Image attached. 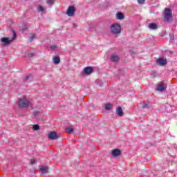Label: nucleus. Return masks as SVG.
Wrapping results in <instances>:
<instances>
[{"mask_svg":"<svg viewBox=\"0 0 177 177\" xmlns=\"http://www.w3.org/2000/svg\"><path fill=\"white\" fill-rule=\"evenodd\" d=\"M122 28H121V25L118 23H113L110 26V31L111 34L114 35H118V34H121V31Z\"/></svg>","mask_w":177,"mask_h":177,"instance_id":"obj_1","label":"nucleus"},{"mask_svg":"<svg viewBox=\"0 0 177 177\" xmlns=\"http://www.w3.org/2000/svg\"><path fill=\"white\" fill-rule=\"evenodd\" d=\"M13 37L10 38V37H2L1 39V44L2 45L6 46V45H9V44H12V42H13V41H15V38H16V33H13Z\"/></svg>","mask_w":177,"mask_h":177,"instance_id":"obj_2","label":"nucleus"},{"mask_svg":"<svg viewBox=\"0 0 177 177\" xmlns=\"http://www.w3.org/2000/svg\"><path fill=\"white\" fill-rule=\"evenodd\" d=\"M30 104V99L27 96H24L19 100L20 107H28Z\"/></svg>","mask_w":177,"mask_h":177,"instance_id":"obj_3","label":"nucleus"},{"mask_svg":"<svg viewBox=\"0 0 177 177\" xmlns=\"http://www.w3.org/2000/svg\"><path fill=\"white\" fill-rule=\"evenodd\" d=\"M164 17L167 21H172V12H171V10L169 8H167L165 9Z\"/></svg>","mask_w":177,"mask_h":177,"instance_id":"obj_4","label":"nucleus"},{"mask_svg":"<svg viewBox=\"0 0 177 177\" xmlns=\"http://www.w3.org/2000/svg\"><path fill=\"white\" fill-rule=\"evenodd\" d=\"M74 13H75V8H74V6H70L66 10V15L69 16V17H73Z\"/></svg>","mask_w":177,"mask_h":177,"instance_id":"obj_5","label":"nucleus"},{"mask_svg":"<svg viewBox=\"0 0 177 177\" xmlns=\"http://www.w3.org/2000/svg\"><path fill=\"white\" fill-rule=\"evenodd\" d=\"M165 89H167V84L164 83H159L157 85L156 91H158V92H164Z\"/></svg>","mask_w":177,"mask_h":177,"instance_id":"obj_6","label":"nucleus"},{"mask_svg":"<svg viewBox=\"0 0 177 177\" xmlns=\"http://www.w3.org/2000/svg\"><path fill=\"white\" fill-rule=\"evenodd\" d=\"M83 73L86 75H91V74H92V73H93V68L91 67V66H87L85 67L83 69Z\"/></svg>","mask_w":177,"mask_h":177,"instance_id":"obj_7","label":"nucleus"},{"mask_svg":"<svg viewBox=\"0 0 177 177\" xmlns=\"http://www.w3.org/2000/svg\"><path fill=\"white\" fill-rule=\"evenodd\" d=\"M161 110L162 113H171V106L169 104H167L161 107Z\"/></svg>","mask_w":177,"mask_h":177,"instance_id":"obj_8","label":"nucleus"},{"mask_svg":"<svg viewBox=\"0 0 177 177\" xmlns=\"http://www.w3.org/2000/svg\"><path fill=\"white\" fill-rule=\"evenodd\" d=\"M48 138L51 139V140H55L57 139V134L55 131H51L48 133Z\"/></svg>","mask_w":177,"mask_h":177,"instance_id":"obj_9","label":"nucleus"},{"mask_svg":"<svg viewBox=\"0 0 177 177\" xmlns=\"http://www.w3.org/2000/svg\"><path fill=\"white\" fill-rule=\"evenodd\" d=\"M157 63L159 66H165L167 64V59L159 58L157 60Z\"/></svg>","mask_w":177,"mask_h":177,"instance_id":"obj_10","label":"nucleus"},{"mask_svg":"<svg viewBox=\"0 0 177 177\" xmlns=\"http://www.w3.org/2000/svg\"><path fill=\"white\" fill-rule=\"evenodd\" d=\"M112 156H113V157H118V156H120L121 154V151L118 149H115L112 150Z\"/></svg>","mask_w":177,"mask_h":177,"instance_id":"obj_11","label":"nucleus"},{"mask_svg":"<svg viewBox=\"0 0 177 177\" xmlns=\"http://www.w3.org/2000/svg\"><path fill=\"white\" fill-rule=\"evenodd\" d=\"M111 62H118L120 60V57H118V55L115 53L112 54V55L111 56Z\"/></svg>","mask_w":177,"mask_h":177,"instance_id":"obj_12","label":"nucleus"},{"mask_svg":"<svg viewBox=\"0 0 177 177\" xmlns=\"http://www.w3.org/2000/svg\"><path fill=\"white\" fill-rule=\"evenodd\" d=\"M116 114L119 117H122V115H124V111H122V108H121L120 106L118 107L116 109Z\"/></svg>","mask_w":177,"mask_h":177,"instance_id":"obj_13","label":"nucleus"},{"mask_svg":"<svg viewBox=\"0 0 177 177\" xmlns=\"http://www.w3.org/2000/svg\"><path fill=\"white\" fill-rule=\"evenodd\" d=\"M39 172H40V174H48V169L47 167L41 166V167L39 168Z\"/></svg>","mask_w":177,"mask_h":177,"instance_id":"obj_14","label":"nucleus"},{"mask_svg":"<svg viewBox=\"0 0 177 177\" xmlns=\"http://www.w3.org/2000/svg\"><path fill=\"white\" fill-rule=\"evenodd\" d=\"M116 20H124V14L122 12H117L115 14Z\"/></svg>","mask_w":177,"mask_h":177,"instance_id":"obj_15","label":"nucleus"},{"mask_svg":"<svg viewBox=\"0 0 177 177\" xmlns=\"http://www.w3.org/2000/svg\"><path fill=\"white\" fill-rule=\"evenodd\" d=\"M149 30H157V28H158V26H157V24H153V23H150L148 26Z\"/></svg>","mask_w":177,"mask_h":177,"instance_id":"obj_16","label":"nucleus"},{"mask_svg":"<svg viewBox=\"0 0 177 177\" xmlns=\"http://www.w3.org/2000/svg\"><path fill=\"white\" fill-rule=\"evenodd\" d=\"M37 10L40 13H45V8L41 5L37 6Z\"/></svg>","mask_w":177,"mask_h":177,"instance_id":"obj_17","label":"nucleus"},{"mask_svg":"<svg viewBox=\"0 0 177 177\" xmlns=\"http://www.w3.org/2000/svg\"><path fill=\"white\" fill-rule=\"evenodd\" d=\"M53 62L54 64H59V63H60V58L59 57H54Z\"/></svg>","mask_w":177,"mask_h":177,"instance_id":"obj_18","label":"nucleus"},{"mask_svg":"<svg viewBox=\"0 0 177 177\" xmlns=\"http://www.w3.org/2000/svg\"><path fill=\"white\" fill-rule=\"evenodd\" d=\"M105 110L110 111L111 109H113V104H106L104 106Z\"/></svg>","mask_w":177,"mask_h":177,"instance_id":"obj_19","label":"nucleus"},{"mask_svg":"<svg viewBox=\"0 0 177 177\" xmlns=\"http://www.w3.org/2000/svg\"><path fill=\"white\" fill-rule=\"evenodd\" d=\"M74 131V128L73 127H68L66 129V132H67V133H73V132Z\"/></svg>","mask_w":177,"mask_h":177,"instance_id":"obj_20","label":"nucleus"},{"mask_svg":"<svg viewBox=\"0 0 177 177\" xmlns=\"http://www.w3.org/2000/svg\"><path fill=\"white\" fill-rule=\"evenodd\" d=\"M50 49L51 50H57L59 49V46H57V45H52L50 46Z\"/></svg>","mask_w":177,"mask_h":177,"instance_id":"obj_21","label":"nucleus"},{"mask_svg":"<svg viewBox=\"0 0 177 177\" xmlns=\"http://www.w3.org/2000/svg\"><path fill=\"white\" fill-rule=\"evenodd\" d=\"M32 129H33V131H39V125L34 124Z\"/></svg>","mask_w":177,"mask_h":177,"instance_id":"obj_22","label":"nucleus"},{"mask_svg":"<svg viewBox=\"0 0 177 177\" xmlns=\"http://www.w3.org/2000/svg\"><path fill=\"white\" fill-rule=\"evenodd\" d=\"M53 0H46V3H48V5H53Z\"/></svg>","mask_w":177,"mask_h":177,"instance_id":"obj_23","label":"nucleus"},{"mask_svg":"<svg viewBox=\"0 0 177 177\" xmlns=\"http://www.w3.org/2000/svg\"><path fill=\"white\" fill-rule=\"evenodd\" d=\"M145 0H137L138 3H139V5H143V3H145Z\"/></svg>","mask_w":177,"mask_h":177,"instance_id":"obj_24","label":"nucleus"},{"mask_svg":"<svg viewBox=\"0 0 177 177\" xmlns=\"http://www.w3.org/2000/svg\"><path fill=\"white\" fill-rule=\"evenodd\" d=\"M147 107H149V103L146 102L142 104V109H147Z\"/></svg>","mask_w":177,"mask_h":177,"instance_id":"obj_25","label":"nucleus"},{"mask_svg":"<svg viewBox=\"0 0 177 177\" xmlns=\"http://www.w3.org/2000/svg\"><path fill=\"white\" fill-rule=\"evenodd\" d=\"M21 30V31H25V30H27V26L26 25L22 26Z\"/></svg>","mask_w":177,"mask_h":177,"instance_id":"obj_26","label":"nucleus"},{"mask_svg":"<svg viewBox=\"0 0 177 177\" xmlns=\"http://www.w3.org/2000/svg\"><path fill=\"white\" fill-rule=\"evenodd\" d=\"M35 35H30V38L32 39H34V38H35Z\"/></svg>","mask_w":177,"mask_h":177,"instance_id":"obj_27","label":"nucleus"},{"mask_svg":"<svg viewBox=\"0 0 177 177\" xmlns=\"http://www.w3.org/2000/svg\"><path fill=\"white\" fill-rule=\"evenodd\" d=\"M31 164H35V160H31Z\"/></svg>","mask_w":177,"mask_h":177,"instance_id":"obj_28","label":"nucleus"},{"mask_svg":"<svg viewBox=\"0 0 177 177\" xmlns=\"http://www.w3.org/2000/svg\"><path fill=\"white\" fill-rule=\"evenodd\" d=\"M170 39L171 40L174 39V37L172 36H170Z\"/></svg>","mask_w":177,"mask_h":177,"instance_id":"obj_29","label":"nucleus"},{"mask_svg":"<svg viewBox=\"0 0 177 177\" xmlns=\"http://www.w3.org/2000/svg\"><path fill=\"white\" fill-rule=\"evenodd\" d=\"M26 78H28V77H26Z\"/></svg>","mask_w":177,"mask_h":177,"instance_id":"obj_30","label":"nucleus"}]
</instances>
